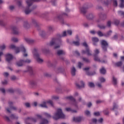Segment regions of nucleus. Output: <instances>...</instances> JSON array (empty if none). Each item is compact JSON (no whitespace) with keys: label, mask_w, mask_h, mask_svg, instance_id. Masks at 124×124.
Returning a JSON list of instances; mask_svg holds the SVG:
<instances>
[{"label":"nucleus","mask_w":124,"mask_h":124,"mask_svg":"<svg viewBox=\"0 0 124 124\" xmlns=\"http://www.w3.org/2000/svg\"><path fill=\"white\" fill-rule=\"evenodd\" d=\"M53 118L54 120L59 119H64L65 115L62 113V110L61 108H58L56 112L54 113Z\"/></svg>","instance_id":"obj_1"},{"label":"nucleus","mask_w":124,"mask_h":124,"mask_svg":"<svg viewBox=\"0 0 124 124\" xmlns=\"http://www.w3.org/2000/svg\"><path fill=\"white\" fill-rule=\"evenodd\" d=\"M27 50L24 46L23 44L20 45L19 47H17L16 49V54H18V53H20V52H22L23 56L27 57L28 56V53L26 52Z\"/></svg>","instance_id":"obj_2"},{"label":"nucleus","mask_w":124,"mask_h":124,"mask_svg":"<svg viewBox=\"0 0 124 124\" xmlns=\"http://www.w3.org/2000/svg\"><path fill=\"white\" fill-rule=\"evenodd\" d=\"M39 0H27L26 3L28 6L24 9V12L26 14H29L31 10H30V6L32 4L33 1H39Z\"/></svg>","instance_id":"obj_3"},{"label":"nucleus","mask_w":124,"mask_h":124,"mask_svg":"<svg viewBox=\"0 0 124 124\" xmlns=\"http://www.w3.org/2000/svg\"><path fill=\"white\" fill-rule=\"evenodd\" d=\"M58 38H53L49 43V46H54L55 49H58L62 46V44H58Z\"/></svg>","instance_id":"obj_4"},{"label":"nucleus","mask_w":124,"mask_h":124,"mask_svg":"<svg viewBox=\"0 0 124 124\" xmlns=\"http://www.w3.org/2000/svg\"><path fill=\"white\" fill-rule=\"evenodd\" d=\"M54 31V28L52 26H50L48 27V31H41L39 32V35L42 36V37H44V36H46V35H49L51 34V32Z\"/></svg>","instance_id":"obj_5"},{"label":"nucleus","mask_w":124,"mask_h":124,"mask_svg":"<svg viewBox=\"0 0 124 124\" xmlns=\"http://www.w3.org/2000/svg\"><path fill=\"white\" fill-rule=\"evenodd\" d=\"M83 46L85 47L86 50H82L81 53L82 54H87V56H92V51L90 50V48L88 46V44L86 42H84L82 44Z\"/></svg>","instance_id":"obj_6"},{"label":"nucleus","mask_w":124,"mask_h":124,"mask_svg":"<svg viewBox=\"0 0 124 124\" xmlns=\"http://www.w3.org/2000/svg\"><path fill=\"white\" fill-rule=\"evenodd\" d=\"M33 55L34 59H35L38 62H40V63H41V62H43V59L40 58L39 57V54H38V52H37V50L35 49H34L33 51Z\"/></svg>","instance_id":"obj_7"},{"label":"nucleus","mask_w":124,"mask_h":124,"mask_svg":"<svg viewBox=\"0 0 124 124\" xmlns=\"http://www.w3.org/2000/svg\"><path fill=\"white\" fill-rule=\"evenodd\" d=\"M48 103V104H50L52 107H54V103H53V101L51 100H48L46 101H44L41 104L39 105L40 107H42L43 108H47V104Z\"/></svg>","instance_id":"obj_8"},{"label":"nucleus","mask_w":124,"mask_h":124,"mask_svg":"<svg viewBox=\"0 0 124 124\" xmlns=\"http://www.w3.org/2000/svg\"><path fill=\"white\" fill-rule=\"evenodd\" d=\"M66 100H69V101H72V105H74V106H75L76 107L77 106L78 103L75 100V99L72 96H68L65 98Z\"/></svg>","instance_id":"obj_9"},{"label":"nucleus","mask_w":124,"mask_h":124,"mask_svg":"<svg viewBox=\"0 0 124 124\" xmlns=\"http://www.w3.org/2000/svg\"><path fill=\"white\" fill-rule=\"evenodd\" d=\"M102 47L104 51H107L108 43L105 40H102L101 42Z\"/></svg>","instance_id":"obj_10"},{"label":"nucleus","mask_w":124,"mask_h":124,"mask_svg":"<svg viewBox=\"0 0 124 124\" xmlns=\"http://www.w3.org/2000/svg\"><path fill=\"white\" fill-rule=\"evenodd\" d=\"M89 69H90V68L89 67H86L83 69V70L86 71V74L88 75V76H93V75H95V74H96L95 72H93V73L89 72Z\"/></svg>","instance_id":"obj_11"},{"label":"nucleus","mask_w":124,"mask_h":124,"mask_svg":"<svg viewBox=\"0 0 124 124\" xmlns=\"http://www.w3.org/2000/svg\"><path fill=\"white\" fill-rule=\"evenodd\" d=\"M6 57V60L7 62H11L12 61V59H13V56L11 54H7L5 56Z\"/></svg>","instance_id":"obj_12"},{"label":"nucleus","mask_w":124,"mask_h":124,"mask_svg":"<svg viewBox=\"0 0 124 124\" xmlns=\"http://www.w3.org/2000/svg\"><path fill=\"white\" fill-rule=\"evenodd\" d=\"M82 118L81 116L74 117L73 118V121L75 123H77V122H81V121H82Z\"/></svg>","instance_id":"obj_13"},{"label":"nucleus","mask_w":124,"mask_h":124,"mask_svg":"<svg viewBox=\"0 0 124 124\" xmlns=\"http://www.w3.org/2000/svg\"><path fill=\"white\" fill-rule=\"evenodd\" d=\"M12 31H13V33H14V34H19V30H18V28H17V27L16 26H14L12 27Z\"/></svg>","instance_id":"obj_14"},{"label":"nucleus","mask_w":124,"mask_h":124,"mask_svg":"<svg viewBox=\"0 0 124 124\" xmlns=\"http://www.w3.org/2000/svg\"><path fill=\"white\" fill-rule=\"evenodd\" d=\"M24 40L26 42H27L29 44H31L34 42V40L30 38H25Z\"/></svg>","instance_id":"obj_15"},{"label":"nucleus","mask_w":124,"mask_h":124,"mask_svg":"<svg viewBox=\"0 0 124 124\" xmlns=\"http://www.w3.org/2000/svg\"><path fill=\"white\" fill-rule=\"evenodd\" d=\"M24 40L26 42H27L29 44H31L34 42V40L30 38H25Z\"/></svg>","instance_id":"obj_16"},{"label":"nucleus","mask_w":124,"mask_h":124,"mask_svg":"<svg viewBox=\"0 0 124 124\" xmlns=\"http://www.w3.org/2000/svg\"><path fill=\"white\" fill-rule=\"evenodd\" d=\"M76 86L78 88H84L85 86V83H84V81H80L79 82V84H77Z\"/></svg>","instance_id":"obj_17"},{"label":"nucleus","mask_w":124,"mask_h":124,"mask_svg":"<svg viewBox=\"0 0 124 124\" xmlns=\"http://www.w3.org/2000/svg\"><path fill=\"white\" fill-rule=\"evenodd\" d=\"M24 60H21L19 61L16 62V65L17 66H23V65H24Z\"/></svg>","instance_id":"obj_18"},{"label":"nucleus","mask_w":124,"mask_h":124,"mask_svg":"<svg viewBox=\"0 0 124 124\" xmlns=\"http://www.w3.org/2000/svg\"><path fill=\"white\" fill-rule=\"evenodd\" d=\"M92 122H93V123H99L100 124H101V123H102V122H103V119L100 118L98 121H97V120H96V119H93L92 120Z\"/></svg>","instance_id":"obj_19"},{"label":"nucleus","mask_w":124,"mask_h":124,"mask_svg":"<svg viewBox=\"0 0 124 124\" xmlns=\"http://www.w3.org/2000/svg\"><path fill=\"white\" fill-rule=\"evenodd\" d=\"M76 39L78 40L77 41H74L73 42V43L74 44V45H76V46H78L80 45V42H79V37L78 36H76Z\"/></svg>","instance_id":"obj_20"},{"label":"nucleus","mask_w":124,"mask_h":124,"mask_svg":"<svg viewBox=\"0 0 124 124\" xmlns=\"http://www.w3.org/2000/svg\"><path fill=\"white\" fill-rule=\"evenodd\" d=\"M99 17L101 19V20H105V19H106V18H107V16H106V15L104 14H101L99 15Z\"/></svg>","instance_id":"obj_21"},{"label":"nucleus","mask_w":124,"mask_h":124,"mask_svg":"<svg viewBox=\"0 0 124 124\" xmlns=\"http://www.w3.org/2000/svg\"><path fill=\"white\" fill-rule=\"evenodd\" d=\"M80 12L81 14H85L87 12V8L82 7L80 8Z\"/></svg>","instance_id":"obj_22"},{"label":"nucleus","mask_w":124,"mask_h":124,"mask_svg":"<svg viewBox=\"0 0 124 124\" xmlns=\"http://www.w3.org/2000/svg\"><path fill=\"white\" fill-rule=\"evenodd\" d=\"M94 60L96 62H106V61H100V59H99V58H98V56H96L95 55L94 56Z\"/></svg>","instance_id":"obj_23"},{"label":"nucleus","mask_w":124,"mask_h":124,"mask_svg":"<svg viewBox=\"0 0 124 124\" xmlns=\"http://www.w3.org/2000/svg\"><path fill=\"white\" fill-rule=\"evenodd\" d=\"M98 38L97 37H93L92 38V41L93 42V45H96V42H98Z\"/></svg>","instance_id":"obj_24"},{"label":"nucleus","mask_w":124,"mask_h":124,"mask_svg":"<svg viewBox=\"0 0 124 124\" xmlns=\"http://www.w3.org/2000/svg\"><path fill=\"white\" fill-rule=\"evenodd\" d=\"M18 118V116L15 114H12L11 116H10L11 120H17Z\"/></svg>","instance_id":"obj_25"},{"label":"nucleus","mask_w":124,"mask_h":124,"mask_svg":"<svg viewBox=\"0 0 124 124\" xmlns=\"http://www.w3.org/2000/svg\"><path fill=\"white\" fill-rule=\"evenodd\" d=\"M120 4H119V7H121V8H124V0H120Z\"/></svg>","instance_id":"obj_26"},{"label":"nucleus","mask_w":124,"mask_h":124,"mask_svg":"<svg viewBox=\"0 0 124 124\" xmlns=\"http://www.w3.org/2000/svg\"><path fill=\"white\" fill-rule=\"evenodd\" d=\"M65 54V51L63 50H59L57 51V54L60 56V55H64Z\"/></svg>","instance_id":"obj_27"},{"label":"nucleus","mask_w":124,"mask_h":124,"mask_svg":"<svg viewBox=\"0 0 124 124\" xmlns=\"http://www.w3.org/2000/svg\"><path fill=\"white\" fill-rule=\"evenodd\" d=\"M48 123H49V121H48V120L43 119H42L40 124H47Z\"/></svg>","instance_id":"obj_28"},{"label":"nucleus","mask_w":124,"mask_h":124,"mask_svg":"<svg viewBox=\"0 0 124 124\" xmlns=\"http://www.w3.org/2000/svg\"><path fill=\"white\" fill-rule=\"evenodd\" d=\"M27 70L24 71V72H28V71H29V72H31V71H32V67L31 66H28L27 67Z\"/></svg>","instance_id":"obj_29"},{"label":"nucleus","mask_w":124,"mask_h":124,"mask_svg":"<svg viewBox=\"0 0 124 124\" xmlns=\"http://www.w3.org/2000/svg\"><path fill=\"white\" fill-rule=\"evenodd\" d=\"M100 72L101 73V74H105V73H106V70H105L104 67H102L101 69H100Z\"/></svg>","instance_id":"obj_30"},{"label":"nucleus","mask_w":124,"mask_h":124,"mask_svg":"<svg viewBox=\"0 0 124 124\" xmlns=\"http://www.w3.org/2000/svg\"><path fill=\"white\" fill-rule=\"evenodd\" d=\"M65 109L67 112H72V113H76L77 112L76 110H73L70 108H67Z\"/></svg>","instance_id":"obj_31"},{"label":"nucleus","mask_w":124,"mask_h":124,"mask_svg":"<svg viewBox=\"0 0 124 124\" xmlns=\"http://www.w3.org/2000/svg\"><path fill=\"white\" fill-rule=\"evenodd\" d=\"M97 34L98 35V36L102 37V36H105V34H103L102 32L101 31H98L97 32Z\"/></svg>","instance_id":"obj_32"},{"label":"nucleus","mask_w":124,"mask_h":124,"mask_svg":"<svg viewBox=\"0 0 124 124\" xmlns=\"http://www.w3.org/2000/svg\"><path fill=\"white\" fill-rule=\"evenodd\" d=\"M75 72H76V70L75 69V68L73 67L71 69V74L73 75V76L75 75Z\"/></svg>","instance_id":"obj_33"},{"label":"nucleus","mask_w":124,"mask_h":124,"mask_svg":"<svg viewBox=\"0 0 124 124\" xmlns=\"http://www.w3.org/2000/svg\"><path fill=\"white\" fill-rule=\"evenodd\" d=\"M59 99V96L57 95H53L51 96V100L53 101V100H58Z\"/></svg>","instance_id":"obj_34"},{"label":"nucleus","mask_w":124,"mask_h":124,"mask_svg":"<svg viewBox=\"0 0 124 124\" xmlns=\"http://www.w3.org/2000/svg\"><path fill=\"white\" fill-rule=\"evenodd\" d=\"M98 80L101 83H104L105 82V78L103 77L99 78Z\"/></svg>","instance_id":"obj_35"},{"label":"nucleus","mask_w":124,"mask_h":124,"mask_svg":"<svg viewBox=\"0 0 124 124\" xmlns=\"http://www.w3.org/2000/svg\"><path fill=\"white\" fill-rule=\"evenodd\" d=\"M11 41H13V42H15L16 43L18 42V41H19V40L17 38L13 37L11 39Z\"/></svg>","instance_id":"obj_36"},{"label":"nucleus","mask_w":124,"mask_h":124,"mask_svg":"<svg viewBox=\"0 0 124 124\" xmlns=\"http://www.w3.org/2000/svg\"><path fill=\"white\" fill-rule=\"evenodd\" d=\"M111 1H112V0H107L106 1L104 2V4H105V5H108V4L111 3Z\"/></svg>","instance_id":"obj_37"},{"label":"nucleus","mask_w":124,"mask_h":124,"mask_svg":"<svg viewBox=\"0 0 124 124\" xmlns=\"http://www.w3.org/2000/svg\"><path fill=\"white\" fill-rule=\"evenodd\" d=\"M35 85H36V82L34 81H31L30 82V86L32 88L34 86H35Z\"/></svg>","instance_id":"obj_38"},{"label":"nucleus","mask_w":124,"mask_h":124,"mask_svg":"<svg viewBox=\"0 0 124 124\" xmlns=\"http://www.w3.org/2000/svg\"><path fill=\"white\" fill-rule=\"evenodd\" d=\"M111 34L112 31H109L108 32H107V34H105V36H106V37H108V36H110V35H111Z\"/></svg>","instance_id":"obj_39"},{"label":"nucleus","mask_w":124,"mask_h":124,"mask_svg":"<svg viewBox=\"0 0 124 124\" xmlns=\"http://www.w3.org/2000/svg\"><path fill=\"white\" fill-rule=\"evenodd\" d=\"M31 61L30 59H26L25 60H23L24 63H30Z\"/></svg>","instance_id":"obj_40"},{"label":"nucleus","mask_w":124,"mask_h":124,"mask_svg":"<svg viewBox=\"0 0 124 124\" xmlns=\"http://www.w3.org/2000/svg\"><path fill=\"white\" fill-rule=\"evenodd\" d=\"M9 48H10L11 49H15V51H16V48H17L16 47V46H15V45H11L10 46H9Z\"/></svg>","instance_id":"obj_41"},{"label":"nucleus","mask_w":124,"mask_h":124,"mask_svg":"<svg viewBox=\"0 0 124 124\" xmlns=\"http://www.w3.org/2000/svg\"><path fill=\"white\" fill-rule=\"evenodd\" d=\"M0 26H2V27H4V26H5V23L4 22L3 20H0Z\"/></svg>","instance_id":"obj_42"},{"label":"nucleus","mask_w":124,"mask_h":124,"mask_svg":"<svg viewBox=\"0 0 124 124\" xmlns=\"http://www.w3.org/2000/svg\"><path fill=\"white\" fill-rule=\"evenodd\" d=\"M122 64H123V62H119L116 63V66H121Z\"/></svg>","instance_id":"obj_43"},{"label":"nucleus","mask_w":124,"mask_h":124,"mask_svg":"<svg viewBox=\"0 0 124 124\" xmlns=\"http://www.w3.org/2000/svg\"><path fill=\"white\" fill-rule=\"evenodd\" d=\"M66 31H64L62 34L60 36V37H63L64 36H66Z\"/></svg>","instance_id":"obj_44"},{"label":"nucleus","mask_w":124,"mask_h":124,"mask_svg":"<svg viewBox=\"0 0 124 124\" xmlns=\"http://www.w3.org/2000/svg\"><path fill=\"white\" fill-rule=\"evenodd\" d=\"M96 85L98 88H102V85H101V83L97 82L96 83Z\"/></svg>","instance_id":"obj_45"},{"label":"nucleus","mask_w":124,"mask_h":124,"mask_svg":"<svg viewBox=\"0 0 124 124\" xmlns=\"http://www.w3.org/2000/svg\"><path fill=\"white\" fill-rule=\"evenodd\" d=\"M112 81H113V84H114V85H116V84H117V78H116L114 77L112 78Z\"/></svg>","instance_id":"obj_46"},{"label":"nucleus","mask_w":124,"mask_h":124,"mask_svg":"<svg viewBox=\"0 0 124 124\" xmlns=\"http://www.w3.org/2000/svg\"><path fill=\"white\" fill-rule=\"evenodd\" d=\"M89 86L90 87V88H93V87H94V84L93 82H89Z\"/></svg>","instance_id":"obj_47"},{"label":"nucleus","mask_w":124,"mask_h":124,"mask_svg":"<svg viewBox=\"0 0 124 124\" xmlns=\"http://www.w3.org/2000/svg\"><path fill=\"white\" fill-rule=\"evenodd\" d=\"M98 28H99V29H101V30H103L106 28V26H105L104 25H98Z\"/></svg>","instance_id":"obj_48"},{"label":"nucleus","mask_w":124,"mask_h":124,"mask_svg":"<svg viewBox=\"0 0 124 124\" xmlns=\"http://www.w3.org/2000/svg\"><path fill=\"white\" fill-rule=\"evenodd\" d=\"M118 14H119V15H121V16L124 17V12L120 11L118 12Z\"/></svg>","instance_id":"obj_49"},{"label":"nucleus","mask_w":124,"mask_h":124,"mask_svg":"<svg viewBox=\"0 0 124 124\" xmlns=\"http://www.w3.org/2000/svg\"><path fill=\"white\" fill-rule=\"evenodd\" d=\"M113 6L115 7H116V6H118V2H117V0H113Z\"/></svg>","instance_id":"obj_50"},{"label":"nucleus","mask_w":124,"mask_h":124,"mask_svg":"<svg viewBox=\"0 0 124 124\" xmlns=\"http://www.w3.org/2000/svg\"><path fill=\"white\" fill-rule=\"evenodd\" d=\"M85 113L87 116H91V112L89 110L85 111Z\"/></svg>","instance_id":"obj_51"},{"label":"nucleus","mask_w":124,"mask_h":124,"mask_svg":"<svg viewBox=\"0 0 124 124\" xmlns=\"http://www.w3.org/2000/svg\"><path fill=\"white\" fill-rule=\"evenodd\" d=\"M6 46H5V45H4V44H3V45H2L0 47V49H1V50H4V49H5V48H6Z\"/></svg>","instance_id":"obj_52"},{"label":"nucleus","mask_w":124,"mask_h":124,"mask_svg":"<svg viewBox=\"0 0 124 124\" xmlns=\"http://www.w3.org/2000/svg\"><path fill=\"white\" fill-rule=\"evenodd\" d=\"M44 115H45V116H46V117H47V118L51 117V115L50 114H48L47 112H45L44 113Z\"/></svg>","instance_id":"obj_53"},{"label":"nucleus","mask_w":124,"mask_h":124,"mask_svg":"<svg viewBox=\"0 0 124 124\" xmlns=\"http://www.w3.org/2000/svg\"><path fill=\"white\" fill-rule=\"evenodd\" d=\"M82 60L83 61V62H90V60H89V59L85 58H82Z\"/></svg>","instance_id":"obj_54"},{"label":"nucleus","mask_w":124,"mask_h":124,"mask_svg":"<svg viewBox=\"0 0 124 124\" xmlns=\"http://www.w3.org/2000/svg\"><path fill=\"white\" fill-rule=\"evenodd\" d=\"M83 65V63H82L81 62H79L78 63V67L79 68H81L82 66Z\"/></svg>","instance_id":"obj_55"},{"label":"nucleus","mask_w":124,"mask_h":124,"mask_svg":"<svg viewBox=\"0 0 124 124\" xmlns=\"http://www.w3.org/2000/svg\"><path fill=\"white\" fill-rule=\"evenodd\" d=\"M25 105L27 108H30V107H31V104H30V103H26Z\"/></svg>","instance_id":"obj_56"},{"label":"nucleus","mask_w":124,"mask_h":124,"mask_svg":"<svg viewBox=\"0 0 124 124\" xmlns=\"http://www.w3.org/2000/svg\"><path fill=\"white\" fill-rule=\"evenodd\" d=\"M67 34H69V35H71L72 34V31L71 30H68L67 31Z\"/></svg>","instance_id":"obj_57"},{"label":"nucleus","mask_w":124,"mask_h":124,"mask_svg":"<svg viewBox=\"0 0 124 124\" xmlns=\"http://www.w3.org/2000/svg\"><path fill=\"white\" fill-rule=\"evenodd\" d=\"M104 113L106 115H108V114H109V111H108V109H105V110H104Z\"/></svg>","instance_id":"obj_58"},{"label":"nucleus","mask_w":124,"mask_h":124,"mask_svg":"<svg viewBox=\"0 0 124 124\" xmlns=\"http://www.w3.org/2000/svg\"><path fill=\"white\" fill-rule=\"evenodd\" d=\"M94 115L96 116H99V115H100V113L99 112H95L94 113Z\"/></svg>","instance_id":"obj_59"},{"label":"nucleus","mask_w":124,"mask_h":124,"mask_svg":"<svg viewBox=\"0 0 124 124\" xmlns=\"http://www.w3.org/2000/svg\"><path fill=\"white\" fill-rule=\"evenodd\" d=\"M94 54L95 55H97L98 54H99V50L98 49H96L94 50Z\"/></svg>","instance_id":"obj_60"},{"label":"nucleus","mask_w":124,"mask_h":124,"mask_svg":"<svg viewBox=\"0 0 124 124\" xmlns=\"http://www.w3.org/2000/svg\"><path fill=\"white\" fill-rule=\"evenodd\" d=\"M7 83H8L7 80H4V81H2V85H6V84H7Z\"/></svg>","instance_id":"obj_61"},{"label":"nucleus","mask_w":124,"mask_h":124,"mask_svg":"<svg viewBox=\"0 0 124 124\" xmlns=\"http://www.w3.org/2000/svg\"><path fill=\"white\" fill-rule=\"evenodd\" d=\"M4 119H5L6 120V121H7L8 122H9V121H10V119H9V117L7 116H5L4 117Z\"/></svg>","instance_id":"obj_62"},{"label":"nucleus","mask_w":124,"mask_h":124,"mask_svg":"<svg viewBox=\"0 0 124 124\" xmlns=\"http://www.w3.org/2000/svg\"><path fill=\"white\" fill-rule=\"evenodd\" d=\"M90 33H92V34H95V33H96V32L93 30L90 31Z\"/></svg>","instance_id":"obj_63"},{"label":"nucleus","mask_w":124,"mask_h":124,"mask_svg":"<svg viewBox=\"0 0 124 124\" xmlns=\"http://www.w3.org/2000/svg\"><path fill=\"white\" fill-rule=\"evenodd\" d=\"M32 23L34 26H36L37 25V22H36V21L34 20L33 21Z\"/></svg>","instance_id":"obj_64"}]
</instances>
